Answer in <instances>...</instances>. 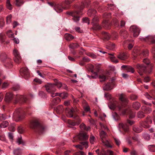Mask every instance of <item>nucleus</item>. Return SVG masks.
<instances>
[{
	"mask_svg": "<svg viewBox=\"0 0 155 155\" xmlns=\"http://www.w3.org/2000/svg\"><path fill=\"white\" fill-rule=\"evenodd\" d=\"M119 127L120 129H122L125 131H127L129 129L128 127L127 124H124L122 123L119 124Z\"/></svg>",
	"mask_w": 155,
	"mask_h": 155,
	"instance_id": "nucleus-12",
	"label": "nucleus"
},
{
	"mask_svg": "<svg viewBox=\"0 0 155 155\" xmlns=\"http://www.w3.org/2000/svg\"><path fill=\"white\" fill-rule=\"evenodd\" d=\"M147 123H145V125L144 127L146 128H148L150 126L148 124H151L152 123V121L151 120V118L150 117H149L147 118Z\"/></svg>",
	"mask_w": 155,
	"mask_h": 155,
	"instance_id": "nucleus-25",
	"label": "nucleus"
},
{
	"mask_svg": "<svg viewBox=\"0 0 155 155\" xmlns=\"http://www.w3.org/2000/svg\"><path fill=\"white\" fill-rule=\"evenodd\" d=\"M99 78L100 79V81L101 82L104 81L106 79V76L104 74L100 75L99 76Z\"/></svg>",
	"mask_w": 155,
	"mask_h": 155,
	"instance_id": "nucleus-30",
	"label": "nucleus"
},
{
	"mask_svg": "<svg viewBox=\"0 0 155 155\" xmlns=\"http://www.w3.org/2000/svg\"><path fill=\"white\" fill-rule=\"evenodd\" d=\"M91 68L92 70H94L96 71H99V67L98 66L95 65L94 66L93 65H91Z\"/></svg>",
	"mask_w": 155,
	"mask_h": 155,
	"instance_id": "nucleus-27",
	"label": "nucleus"
},
{
	"mask_svg": "<svg viewBox=\"0 0 155 155\" xmlns=\"http://www.w3.org/2000/svg\"><path fill=\"white\" fill-rule=\"evenodd\" d=\"M8 125V122L6 121H5L3 122L1 124H0V127L4 128L6 127Z\"/></svg>",
	"mask_w": 155,
	"mask_h": 155,
	"instance_id": "nucleus-23",
	"label": "nucleus"
},
{
	"mask_svg": "<svg viewBox=\"0 0 155 155\" xmlns=\"http://www.w3.org/2000/svg\"><path fill=\"white\" fill-rule=\"evenodd\" d=\"M100 135L102 140H104L107 136L106 134L103 130L101 131L100 133Z\"/></svg>",
	"mask_w": 155,
	"mask_h": 155,
	"instance_id": "nucleus-18",
	"label": "nucleus"
},
{
	"mask_svg": "<svg viewBox=\"0 0 155 155\" xmlns=\"http://www.w3.org/2000/svg\"><path fill=\"white\" fill-rule=\"evenodd\" d=\"M8 136L9 138L11 139L12 140L13 138V134L11 133H9L8 134Z\"/></svg>",
	"mask_w": 155,
	"mask_h": 155,
	"instance_id": "nucleus-59",
	"label": "nucleus"
},
{
	"mask_svg": "<svg viewBox=\"0 0 155 155\" xmlns=\"http://www.w3.org/2000/svg\"><path fill=\"white\" fill-rule=\"evenodd\" d=\"M78 46V45L77 43H73L69 45V47L70 48L74 49Z\"/></svg>",
	"mask_w": 155,
	"mask_h": 155,
	"instance_id": "nucleus-32",
	"label": "nucleus"
},
{
	"mask_svg": "<svg viewBox=\"0 0 155 155\" xmlns=\"http://www.w3.org/2000/svg\"><path fill=\"white\" fill-rule=\"evenodd\" d=\"M80 127L82 130H85L86 129L85 125L84 123L81 124L80 126Z\"/></svg>",
	"mask_w": 155,
	"mask_h": 155,
	"instance_id": "nucleus-46",
	"label": "nucleus"
},
{
	"mask_svg": "<svg viewBox=\"0 0 155 155\" xmlns=\"http://www.w3.org/2000/svg\"><path fill=\"white\" fill-rule=\"evenodd\" d=\"M132 139L133 140L136 141H138L139 140V138L138 136H135L132 137Z\"/></svg>",
	"mask_w": 155,
	"mask_h": 155,
	"instance_id": "nucleus-60",
	"label": "nucleus"
},
{
	"mask_svg": "<svg viewBox=\"0 0 155 155\" xmlns=\"http://www.w3.org/2000/svg\"><path fill=\"white\" fill-rule=\"evenodd\" d=\"M87 55L93 58H96L97 57L96 55L92 53H88Z\"/></svg>",
	"mask_w": 155,
	"mask_h": 155,
	"instance_id": "nucleus-40",
	"label": "nucleus"
},
{
	"mask_svg": "<svg viewBox=\"0 0 155 155\" xmlns=\"http://www.w3.org/2000/svg\"><path fill=\"white\" fill-rule=\"evenodd\" d=\"M39 125V123L38 121L36 120L33 121L31 122L30 127L31 128H34Z\"/></svg>",
	"mask_w": 155,
	"mask_h": 155,
	"instance_id": "nucleus-13",
	"label": "nucleus"
},
{
	"mask_svg": "<svg viewBox=\"0 0 155 155\" xmlns=\"http://www.w3.org/2000/svg\"><path fill=\"white\" fill-rule=\"evenodd\" d=\"M20 71L22 72L23 74L27 75L29 74V70L27 68H24L21 69Z\"/></svg>",
	"mask_w": 155,
	"mask_h": 155,
	"instance_id": "nucleus-16",
	"label": "nucleus"
},
{
	"mask_svg": "<svg viewBox=\"0 0 155 155\" xmlns=\"http://www.w3.org/2000/svg\"><path fill=\"white\" fill-rule=\"evenodd\" d=\"M150 80V78L149 77H147L144 78V81L145 82H148Z\"/></svg>",
	"mask_w": 155,
	"mask_h": 155,
	"instance_id": "nucleus-56",
	"label": "nucleus"
},
{
	"mask_svg": "<svg viewBox=\"0 0 155 155\" xmlns=\"http://www.w3.org/2000/svg\"><path fill=\"white\" fill-rule=\"evenodd\" d=\"M112 116L115 120H117L119 119V116L116 113H114L112 114Z\"/></svg>",
	"mask_w": 155,
	"mask_h": 155,
	"instance_id": "nucleus-33",
	"label": "nucleus"
},
{
	"mask_svg": "<svg viewBox=\"0 0 155 155\" xmlns=\"http://www.w3.org/2000/svg\"><path fill=\"white\" fill-rule=\"evenodd\" d=\"M13 53L15 57V58L14 59L15 61L17 63H19L21 60V58L18 51L15 49L13 50Z\"/></svg>",
	"mask_w": 155,
	"mask_h": 155,
	"instance_id": "nucleus-6",
	"label": "nucleus"
},
{
	"mask_svg": "<svg viewBox=\"0 0 155 155\" xmlns=\"http://www.w3.org/2000/svg\"><path fill=\"white\" fill-rule=\"evenodd\" d=\"M147 39L149 41L151 42L152 43H155V36H148L146 37L145 40L147 41Z\"/></svg>",
	"mask_w": 155,
	"mask_h": 155,
	"instance_id": "nucleus-15",
	"label": "nucleus"
},
{
	"mask_svg": "<svg viewBox=\"0 0 155 155\" xmlns=\"http://www.w3.org/2000/svg\"><path fill=\"white\" fill-rule=\"evenodd\" d=\"M78 13V12H77L72 14V16L73 17V19L75 22H77L79 20V17L77 15Z\"/></svg>",
	"mask_w": 155,
	"mask_h": 155,
	"instance_id": "nucleus-9",
	"label": "nucleus"
},
{
	"mask_svg": "<svg viewBox=\"0 0 155 155\" xmlns=\"http://www.w3.org/2000/svg\"><path fill=\"white\" fill-rule=\"evenodd\" d=\"M99 155H116V154L112 150H107L105 151L103 150L101 151Z\"/></svg>",
	"mask_w": 155,
	"mask_h": 155,
	"instance_id": "nucleus-7",
	"label": "nucleus"
},
{
	"mask_svg": "<svg viewBox=\"0 0 155 155\" xmlns=\"http://www.w3.org/2000/svg\"><path fill=\"white\" fill-rule=\"evenodd\" d=\"M135 115L134 113H131L130 115V118H134L135 117Z\"/></svg>",
	"mask_w": 155,
	"mask_h": 155,
	"instance_id": "nucleus-63",
	"label": "nucleus"
},
{
	"mask_svg": "<svg viewBox=\"0 0 155 155\" xmlns=\"http://www.w3.org/2000/svg\"><path fill=\"white\" fill-rule=\"evenodd\" d=\"M83 21L84 22L87 23L88 25L90 23L89 19L87 18H84L83 19Z\"/></svg>",
	"mask_w": 155,
	"mask_h": 155,
	"instance_id": "nucleus-44",
	"label": "nucleus"
},
{
	"mask_svg": "<svg viewBox=\"0 0 155 155\" xmlns=\"http://www.w3.org/2000/svg\"><path fill=\"white\" fill-rule=\"evenodd\" d=\"M13 98V95L12 93H7L6 94L5 98V101L7 102H9Z\"/></svg>",
	"mask_w": 155,
	"mask_h": 155,
	"instance_id": "nucleus-8",
	"label": "nucleus"
},
{
	"mask_svg": "<svg viewBox=\"0 0 155 155\" xmlns=\"http://www.w3.org/2000/svg\"><path fill=\"white\" fill-rule=\"evenodd\" d=\"M74 0H66L65 3L67 5L69 4L72 3Z\"/></svg>",
	"mask_w": 155,
	"mask_h": 155,
	"instance_id": "nucleus-58",
	"label": "nucleus"
},
{
	"mask_svg": "<svg viewBox=\"0 0 155 155\" xmlns=\"http://www.w3.org/2000/svg\"><path fill=\"white\" fill-rule=\"evenodd\" d=\"M47 91L51 94V96L52 97H54L58 96V93H54L56 91V89L55 88L54 84L49 83L45 86Z\"/></svg>",
	"mask_w": 155,
	"mask_h": 155,
	"instance_id": "nucleus-1",
	"label": "nucleus"
},
{
	"mask_svg": "<svg viewBox=\"0 0 155 155\" xmlns=\"http://www.w3.org/2000/svg\"><path fill=\"white\" fill-rule=\"evenodd\" d=\"M18 132L20 134H21L23 132V128L21 127H18Z\"/></svg>",
	"mask_w": 155,
	"mask_h": 155,
	"instance_id": "nucleus-45",
	"label": "nucleus"
},
{
	"mask_svg": "<svg viewBox=\"0 0 155 155\" xmlns=\"http://www.w3.org/2000/svg\"><path fill=\"white\" fill-rule=\"evenodd\" d=\"M74 109H72L71 110H67L66 113H67V116L70 117H72L73 116V112Z\"/></svg>",
	"mask_w": 155,
	"mask_h": 155,
	"instance_id": "nucleus-14",
	"label": "nucleus"
},
{
	"mask_svg": "<svg viewBox=\"0 0 155 155\" xmlns=\"http://www.w3.org/2000/svg\"><path fill=\"white\" fill-rule=\"evenodd\" d=\"M68 123L70 124L72 126H75L78 125V123H76L75 122H73L70 120L68 121Z\"/></svg>",
	"mask_w": 155,
	"mask_h": 155,
	"instance_id": "nucleus-37",
	"label": "nucleus"
},
{
	"mask_svg": "<svg viewBox=\"0 0 155 155\" xmlns=\"http://www.w3.org/2000/svg\"><path fill=\"white\" fill-rule=\"evenodd\" d=\"M145 96L148 99L150 100H151L153 98V97L150 96L148 93H146L145 94Z\"/></svg>",
	"mask_w": 155,
	"mask_h": 155,
	"instance_id": "nucleus-48",
	"label": "nucleus"
},
{
	"mask_svg": "<svg viewBox=\"0 0 155 155\" xmlns=\"http://www.w3.org/2000/svg\"><path fill=\"white\" fill-rule=\"evenodd\" d=\"M12 18V16L11 15H9L7 17L6 21L7 24H9L11 22V19Z\"/></svg>",
	"mask_w": 155,
	"mask_h": 155,
	"instance_id": "nucleus-38",
	"label": "nucleus"
},
{
	"mask_svg": "<svg viewBox=\"0 0 155 155\" xmlns=\"http://www.w3.org/2000/svg\"><path fill=\"white\" fill-rule=\"evenodd\" d=\"M53 101H54V103L55 104H58L59 102L60 101V100L59 98V97H56L55 98L54 100Z\"/></svg>",
	"mask_w": 155,
	"mask_h": 155,
	"instance_id": "nucleus-47",
	"label": "nucleus"
},
{
	"mask_svg": "<svg viewBox=\"0 0 155 155\" xmlns=\"http://www.w3.org/2000/svg\"><path fill=\"white\" fill-rule=\"evenodd\" d=\"M114 140L116 144L117 145L119 146L120 144V140L117 138H114Z\"/></svg>",
	"mask_w": 155,
	"mask_h": 155,
	"instance_id": "nucleus-53",
	"label": "nucleus"
},
{
	"mask_svg": "<svg viewBox=\"0 0 155 155\" xmlns=\"http://www.w3.org/2000/svg\"><path fill=\"white\" fill-rule=\"evenodd\" d=\"M137 67L138 70V72L140 75H143V73L146 72V68L142 64H137Z\"/></svg>",
	"mask_w": 155,
	"mask_h": 155,
	"instance_id": "nucleus-5",
	"label": "nucleus"
},
{
	"mask_svg": "<svg viewBox=\"0 0 155 155\" xmlns=\"http://www.w3.org/2000/svg\"><path fill=\"white\" fill-rule=\"evenodd\" d=\"M15 4L18 6H20L24 3V1L22 0H16Z\"/></svg>",
	"mask_w": 155,
	"mask_h": 155,
	"instance_id": "nucleus-24",
	"label": "nucleus"
},
{
	"mask_svg": "<svg viewBox=\"0 0 155 155\" xmlns=\"http://www.w3.org/2000/svg\"><path fill=\"white\" fill-rule=\"evenodd\" d=\"M89 137L88 135L84 132H82L80 133L78 136V139L81 140H87Z\"/></svg>",
	"mask_w": 155,
	"mask_h": 155,
	"instance_id": "nucleus-4",
	"label": "nucleus"
},
{
	"mask_svg": "<svg viewBox=\"0 0 155 155\" xmlns=\"http://www.w3.org/2000/svg\"><path fill=\"white\" fill-rule=\"evenodd\" d=\"M54 84L55 85H55H56L57 86L58 88H60L61 87V86H62V84L61 83V82H57V83H56V84Z\"/></svg>",
	"mask_w": 155,
	"mask_h": 155,
	"instance_id": "nucleus-49",
	"label": "nucleus"
},
{
	"mask_svg": "<svg viewBox=\"0 0 155 155\" xmlns=\"http://www.w3.org/2000/svg\"><path fill=\"white\" fill-rule=\"evenodd\" d=\"M84 153L83 151H80L77 152L76 155H84Z\"/></svg>",
	"mask_w": 155,
	"mask_h": 155,
	"instance_id": "nucleus-64",
	"label": "nucleus"
},
{
	"mask_svg": "<svg viewBox=\"0 0 155 155\" xmlns=\"http://www.w3.org/2000/svg\"><path fill=\"white\" fill-rule=\"evenodd\" d=\"M13 40H14V42L17 44H18L19 43V41L18 38H14Z\"/></svg>",
	"mask_w": 155,
	"mask_h": 155,
	"instance_id": "nucleus-57",
	"label": "nucleus"
},
{
	"mask_svg": "<svg viewBox=\"0 0 155 155\" xmlns=\"http://www.w3.org/2000/svg\"><path fill=\"white\" fill-rule=\"evenodd\" d=\"M91 72L93 74V75L89 76L87 75L88 78H96L98 77V71H96L94 70H91Z\"/></svg>",
	"mask_w": 155,
	"mask_h": 155,
	"instance_id": "nucleus-10",
	"label": "nucleus"
},
{
	"mask_svg": "<svg viewBox=\"0 0 155 155\" xmlns=\"http://www.w3.org/2000/svg\"><path fill=\"white\" fill-rule=\"evenodd\" d=\"M131 155H137V153L136 151L134 150H133L130 152Z\"/></svg>",
	"mask_w": 155,
	"mask_h": 155,
	"instance_id": "nucleus-54",
	"label": "nucleus"
},
{
	"mask_svg": "<svg viewBox=\"0 0 155 155\" xmlns=\"http://www.w3.org/2000/svg\"><path fill=\"white\" fill-rule=\"evenodd\" d=\"M119 99L122 102L121 105L119 104L118 105V107L119 110L121 109V107L124 106L126 103L127 102L128 100L126 97L123 94H120Z\"/></svg>",
	"mask_w": 155,
	"mask_h": 155,
	"instance_id": "nucleus-2",
	"label": "nucleus"
},
{
	"mask_svg": "<svg viewBox=\"0 0 155 155\" xmlns=\"http://www.w3.org/2000/svg\"><path fill=\"white\" fill-rule=\"evenodd\" d=\"M102 141L103 144L105 146L109 147H112V146L110 145V143L107 140H102Z\"/></svg>",
	"mask_w": 155,
	"mask_h": 155,
	"instance_id": "nucleus-21",
	"label": "nucleus"
},
{
	"mask_svg": "<svg viewBox=\"0 0 155 155\" xmlns=\"http://www.w3.org/2000/svg\"><path fill=\"white\" fill-rule=\"evenodd\" d=\"M143 62L144 63L147 64H149L150 63L149 60L147 59H144L143 61Z\"/></svg>",
	"mask_w": 155,
	"mask_h": 155,
	"instance_id": "nucleus-61",
	"label": "nucleus"
},
{
	"mask_svg": "<svg viewBox=\"0 0 155 155\" xmlns=\"http://www.w3.org/2000/svg\"><path fill=\"white\" fill-rule=\"evenodd\" d=\"M8 129L9 131H14L15 130L14 127L13 126H10L8 127Z\"/></svg>",
	"mask_w": 155,
	"mask_h": 155,
	"instance_id": "nucleus-52",
	"label": "nucleus"
},
{
	"mask_svg": "<svg viewBox=\"0 0 155 155\" xmlns=\"http://www.w3.org/2000/svg\"><path fill=\"white\" fill-rule=\"evenodd\" d=\"M133 130L137 133H139L141 131V129L140 127L137 126H134L133 127Z\"/></svg>",
	"mask_w": 155,
	"mask_h": 155,
	"instance_id": "nucleus-19",
	"label": "nucleus"
},
{
	"mask_svg": "<svg viewBox=\"0 0 155 155\" xmlns=\"http://www.w3.org/2000/svg\"><path fill=\"white\" fill-rule=\"evenodd\" d=\"M65 38L67 41H71L74 38V37L68 33L65 34Z\"/></svg>",
	"mask_w": 155,
	"mask_h": 155,
	"instance_id": "nucleus-17",
	"label": "nucleus"
},
{
	"mask_svg": "<svg viewBox=\"0 0 155 155\" xmlns=\"http://www.w3.org/2000/svg\"><path fill=\"white\" fill-rule=\"evenodd\" d=\"M6 6L7 8L9 10H11L12 9V5L11 4L9 0H7L6 2Z\"/></svg>",
	"mask_w": 155,
	"mask_h": 155,
	"instance_id": "nucleus-20",
	"label": "nucleus"
},
{
	"mask_svg": "<svg viewBox=\"0 0 155 155\" xmlns=\"http://www.w3.org/2000/svg\"><path fill=\"white\" fill-rule=\"evenodd\" d=\"M111 60L112 62L114 63H117L118 62L117 60L114 57L111 58Z\"/></svg>",
	"mask_w": 155,
	"mask_h": 155,
	"instance_id": "nucleus-42",
	"label": "nucleus"
},
{
	"mask_svg": "<svg viewBox=\"0 0 155 155\" xmlns=\"http://www.w3.org/2000/svg\"><path fill=\"white\" fill-rule=\"evenodd\" d=\"M34 81L37 83H38L39 84H41L42 83V81L40 79L38 78L35 79Z\"/></svg>",
	"mask_w": 155,
	"mask_h": 155,
	"instance_id": "nucleus-55",
	"label": "nucleus"
},
{
	"mask_svg": "<svg viewBox=\"0 0 155 155\" xmlns=\"http://www.w3.org/2000/svg\"><path fill=\"white\" fill-rule=\"evenodd\" d=\"M143 136L144 139L148 140L150 139V136L147 133H144L143 135Z\"/></svg>",
	"mask_w": 155,
	"mask_h": 155,
	"instance_id": "nucleus-36",
	"label": "nucleus"
},
{
	"mask_svg": "<svg viewBox=\"0 0 155 155\" xmlns=\"http://www.w3.org/2000/svg\"><path fill=\"white\" fill-rule=\"evenodd\" d=\"M58 96H59L62 99H65L68 97V94L66 93H59Z\"/></svg>",
	"mask_w": 155,
	"mask_h": 155,
	"instance_id": "nucleus-26",
	"label": "nucleus"
},
{
	"mask_svg": "<svg viewBox=\"0 0 155 155\" xmlns=\"http://www.w3.org/2000/svg\"><path fill=\"white\" fill-rule=\"evenodd\" d=\"M128 72H131L132 73H133L134 72V69L131 67H129L128 68Z\"/></svg>",
	"mask_w": 155,
	"mask_h": 155,
	"instance_id": "nucleus-43",
	"label": "nucleus"
},
{
	"mask_svg": "<svg viewBox=\"0 0 155 155\" xmlns=\"http://www.w3.org/2000/svg\"><path fill=\"white\" fill-rule=\"evenodd\" d=\"M141 54L143 55L144 56H147L148 55V52L147 51H143Z\"/></svg>",
	"mask_w": 155,
	"mask_h": 155,
	"instance_id": "nucleus-62",
	"label": "nucleus"
},
{
	"mask_svg": "<svg viewBox=\"0 0 155 155\" xmlns=\"http://www.w3.org/2000/svg\"><path fill=\"white\" fill-rule=\"evenodd\" d=\"M113 84L112 83H108L106 84L104 87V89L106 90H109L112 89L113 88Z\"/></svg>",
	"mask_w": 155,
	"mask_h": 155,
	"instance_id": "nucleus-11",
	"label": "nucleus"
},
{
	"mask_svg": "<svg viewBox=\"0 0 155 155\" xmlns=\"http://www.w3.org/2000/svg\"><path fill=\"white\" fill-rule=\"evenodd\" d=\"M137 117L139 118H141L144 117V115L143 112L139 111L137 114Z\"/></svg>",
	"mask_w": 155,
	"mask_h": 155,
	"instance_id": "nucleus-35",
	"label": "nucleus"
},
{
	"mask_svg": "<svg viewBox=\"0 0 155 155\" xmlns=\"http://www.w3.org/2000/svg\"><path fill=\"white\" fill-rule=\"evenodd\" d=\"M133 106L134 108L137 109L140 107V103L136 102L133 104Z\"/></svg>",
	"mask_w": 155,
	"mask_h": 155,
	"instance_id": "nucleus-29",
	"label": "nucleus"
},
{
	"mask_svg": "<svg viewBox=\"0 0 155 155\" xmlns=\"http://www.w3.org/2000/svg\"><path fill=\"white\" fill-rule=\"evenodd\" d=\"M94 140L95 137L93 136H91L90 138V143L91 144H93L94 142Z\"/></svg>",
	"mask_w": 155,
	"mask_h": 155,
	"instance_id": "nucleus-39",
	"label": "nucleus"
},
{
	"mask_svg": "<svg viewBox=\"0 0 155 155\" xmlns=\"http://www.w3.org/2000/svg\"><path fill=\"white\" fill-rule=\"evenodd\" d=\"M130 30L133 33L135 37H137L139 35L140 31L139 28L135 25L131 26L130 28Z\"/></svg>",
	"mask_w": 155,
	"mask_h": 155,
	"instance_id": "nucleus-3",
	"label": "nucleus"
},
{
	"mask_svg": "<svg viewBox=\"0 0 155 155\" xmlns=\"http://www.w3.org/2000/svg\"><path fill=\"white\" fill-rule=\"evenodd\" d=\"M17 142L18 144H20L23 143V141L21 137H19L18 139Z\"/></svg>",
	"mask_w": 155,
	"mask_h": 155,
	"instance_id": "nucleus-41",
	"label": "nucleus"
},
{
	"mask_svg": "<svg viewBox=\"0 0 155 155\" xmlns=\"http://www.w3.org/2000/svg\"><path fill=\"white\" fill-rule=\"evenodd\" d=\"M117 57L119 58L122 60H124L126 59L127 58V56H126L125 54L124 53H123L119 54L118 56Z\"/></svg>",
	"mask_w": 155,
	"mask_h": 155,
	"instance_id": "nucleus-22",
	"label": "nucleus"
},
{
	"mask_svg": "<svg viewBox=\"0 0 155 155\" xmlns=\"http://www.w3.org/2000/svg\"><path fill=\"white\" fill-rule=\"evenodd\" d=\"M96 12V11L94 9H90L88 11L87 14L89 16L94 14Z\"/></svg>",
	"mask_w": 155,
	"mask_h": 155,
	"instance_id": "nucleus-28",
	"label": "nucleus"
},
{
	"mask_svg": "<svg viewBox=\"0 0 155 155\" xmlns=\"http://www.w3.org/2000/svg\"><path fill=\"white\" fill-rule=\"evenodd\" d=\"M120 35L121 36H123V37H124V35H126L127 32L125 31H121L120 32Z\"/></svg>",
	"mask_w": 155,
	"mask_h": 155,
	"instance_id": "nucleus-50",
	"label": "nucleus"
},
{
	"mask_svg": "<svg viewBox=\"0 0 155 155\" xmlns=\"http://www.w3.org/2000/svg\"><path fill=\"white\" fill-rule=\"evenodd\" d=\"M81 143L82 145L84 146L86 148H87L88 147V142H82Z\"/></svg>",
	"mask_w": 155,
	"mask_h": 155,
	"instance_id": "nucleus-51",
	"label": "nucleus"
},
{
	"mask_svg": "<svg viewBox=\"0 0 155 155\" xmlns=\"http://www.w3.org/2000/svg\"><path fill=\"white\" fill-rule=\"evenodd\" d=\"M7 34L9 37H14V34L12 33L11 30L8 31L7 32Z\"/></svg>",
	"mask_w": 155,
	"mask_h": 155,
	"instance_id": "nucleus-34",
	"label": "nucleus"
},
{
	"mask_svg": "<svg viewBox=\"0 0 155 155\" xmlns=\"http://www.w3.org/2000/svg\"><path fill=\"white\" fill-rule=\"evenodd\" d=\"M115 45L114 44L110 43L107 46V48L110 50H112L115 48Z\"/></svg>",
	"mask_w": 155,
	"mask_h": 155,
	"instance_id": "nucleus-31",
	"label": "nucleus"
}]
</instances>
